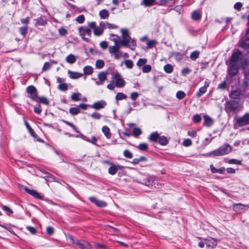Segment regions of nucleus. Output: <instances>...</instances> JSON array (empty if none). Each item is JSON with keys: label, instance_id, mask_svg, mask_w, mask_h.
Wrapping results in <instances>:
<instances>
[{"label": "nucleus", "instance_id": "nucleus-1", "mask_svg": "<svg viewBox=\"0 0 249 249\" xmlns=\"http://www.w3.org/2000/svg\"><path fill=\"white\" fill-rule=\"evenodd\" d=\"M247 55L243 57L238 50L233 52L231 64L228 69V72L231 76H233L237 73L240 67L244 69L249 66V57Z\"/></svg>", "mask_w": 249, "mask_h": 249}, {"label": "nucleus", "instance_id": "nucleus-2", "mask_svg": "<svg viewBox=\"0 0 249 249\" xmlns=\"http://www.w3.org/2000/svg\"><path fill=\"white\" fill-rule=\"evenodd\" d=\"M121 32L123 39L120 41V44L122 46L127 47L132 50H134L136 46V43L135 40L130 36L128 30L121 29Z\"/></svg>", "mask_w": 249, "mask_h": 249}, {"label": "nucleus", "instance_id": "nucleus-3", "mask_svg": "<svg viewBox=\"0 0 249 249\" xmlns=\"http://www.w3.org/2000/svg\"><path fill=\"white\" fill-rule=\"evenodd\" d=\"M121 32L123 39L120 41V44L122 46L127 47L132 50H134L136 46V43L135 40L130 36L128 30L121 29Z\"/></svg>", "mask_w": 249, "mask_h": 249}, {"label": "nucleus", "instance_id": "nucleus-4", "mask_svg": "<svg viewBox=\"0 0 249 249\" xmlns=\"http://www.w3.org/2000/svg\"><path fill=\"white\" fill-rule=\"evenodd\" d=\"M232 148L228 144H225L220 146L218 148L208 153L203 155L206 157H217L222 156L229 154L231 151Z\"/></svg>", "mask_w": 249, "mask_h": 249}, {"label": "nucleus", "instance_id": "nucleus-5", "mask_svg": "<svg viewBox=\"0 0 249 249\" xmlns=\"http://www.w3.org/2000/svg\"><path fill=\"white\" fill-rule=\"evenodd\" d=\"M243 107L237 101L233 100L227 101L225 103V109L228 112H237L242 109Z\"/></svg>", "mask_w": 249, "mask_h": 249}, {"label": "nucleus", "instance_id": "nucleus-6", "mask_svg": "<svg viewBox=\"0 0 249 249\" xmlns=\"http://www.w3.org/2000/svg\"><path fill=\"white\" fill-rule=\"evenodd\" d=\"M154 177L148 175L140 174L137 181L146 186L152 185L154 183Z\"/></svg>", "mask_w": 249, "mask_h": 249}, {"label": "nucleus", "instance_id": "nucleus-7", "mask_svg": "<svg viewBox=\"0 0 249 249\" xmlns=\"http://www.w3.org/2000/svg\"><path fill=\"white\" fill-rule=\"evenodd\" d=\"M122 46L120 44L118 45H115L110 46L108 48L109 53L114 56L115 59H119L121 58L122 53L120 51V49Z\"/></svg>", "mask_w": 249, "mask_h": 249}, {"label": "nucleus", "instance_id": "nucleus-8", "mask_svg": "<svg viewBox=\"0 0 249 249\" xmlns=\"http://www.w3.org/2000/svg\"><path fill=\"white\" fill-rule=\"evenodd\" d=\"M79 35L83 39L87 42L89 41V39L86 37V36H90L91 34V31L90 28L84 27H80L78 29Z\"/></svg>", "mask_w": 249, "mask_h": 249}, {"label": "nucleus", "instance_id": "nucleus-9", "mask_svg": "<svg viewBox=\"0 0 249 249\" xmlns=\"http://www.w3.org/2000/svg\"><path fill=\"white\" fill-rule=\"evenodd\" d=\"M98 80L92 78L91 79L95 81L97 86L103 85L105 81L107 80V73L105 71L100 72L97 75Z\"/></svg>", "mask_w": 249, "mask_h": 249}, {"label": "nucleus", "instance_id": "nucleus-10", "mask_svg": "<svg viewBox=\"0 0 249 249\" xmlns=\"http://www.w3.org/2000/svg\"><path fill=\"white\" fill-rule=\"evenodd\" d=\"M112 78L116 81L115 86L117 87L121 88L124 86L125 82L119 73L116 72L113 74Z\"/></svg>", "mask_w": 249, "mask_h": 249}, {"label": "nucleus", "instance_id": "nucleus-11", "mask_svg": "<svg viewBox=\"0 0 249 249\" xmlns=\"http://www.w3.org/2000/svg\"><path fill=\"white\" fill-rule=\"evenodd\" d=\"M26 91L29 94L28 97L32 100L36 101L37 98V92L36 88L34 86H28L26 89Z\"/></svg>", "mask_w": 249, "mask_h": 249}, {"label": "nucleus", "instance_id": "nucleus-12", "mask_svg": "<svg viewBox=\"0 0 249 249\" xmlns=\"http://www.w3.org/2000/svg\"><path fill=\"white\" fill-rule=\"evenodd\" d=\"M240 46L247 50L249 53V34H246L244 37L240 40Z\"/></svg>", "mask_w": 249, "mask_h": 249}, {"label": "nucleus", "instance_id": "nucleus-13", "mask_svg": "<svg viewBox=\"0 0 249 249\" xmlns=\"http://www.w3.org/2000/svg\"><path fill=\"white\" fill-rule=\"evenodd\" d=\"M238 124L241 126L249 124V114L246 113L242 117L238 118L236 120Z\"/></svg>", "mask_w": 249, "mask_h": 249}, {"label": "nucleus", "instance_id": "nucleus-14", "mask_svg": "<svg viewBox=\"0 0 249 249\" xmlns=\"http://www.w3.org/2000/svg\"><path fill=\"white\" fill-rule=\"evenodd\" d=\"M110 167L108 172L111 175H114L119 170H122V167L120 165H115L114 163H110Z\"/></svg>", "mask_w": 249, "mask_h": 249}, {"label": "nucleus", "instance_id": "nucleus-15", "mask_svg": "<svg viewBox=\"0 0 249 249\" xmlns=\"http://www.w3.org/2000/svg\"><path fill=\"white\" fill-rule=\"evenodd\" d=\"M107 105V103L105 101L100 100L94 103L90 107L96 110H99L104 108Z\"/></svg>", "mask_w": 249, "mask_h": 249}, {"label": "nucleus", "instance_id": "nucleus-16", "mask_svg": "<svg viewBox=\"0 0 249 249\" xmlns=\"http://www.w3.org/2000/svg\"><path fill=\"white\" fill-rule=\"evenodd\" d=\"M90 201L94 203L97 206L99 207H104L107 206V204L103 201L97 199L96 197L92 196L89 198Z\"/></svg>", "mask_w": 249, "mask_h": 249}, {"label": "nucleus", "instance_id": "nucleus-17", "mask_svg": "<svg viewBox=\"0 0 249 249\" xmlns=\"http://www.w3.org/2000/svg\"><path fill=\"white\" fill-rule=\"evenodd\" d=\"M248 205H243L241 203L235 204L233 205V209L236 213H240L242 210H245L248 209Z\"/></svg>", "mask_w": 249, "mask_h": 249}, {"label": "nucleus", "instance_id": "nucleus-18", "mask_svg": "<svg viewBox=\"0 0 249 249\" xmlns=\"http://www.w3.org/2000/svg\"><path fill=\"white\" fill-rule=\"evenodd\" d=\"M99 26L100 27H103L104 29H105L106 28L109 29H117L118 28V26L109 23L107 22H104L101 21L99 23Z\"/></svg>", "mask_w": 249, "mask_h": 249}, {"label": "nucleus", "instance_id": "nucleus-19", "mask_svg": "<svg viewBox=\"0 0 249 249\" xmlns=\"http://www.w3.org/2000/svg\"><path fill=\"white\" fill-rule=\"evenodd\" d=\"M209 86V82L208 81H205L204 86L201 87L198 91L196 93L197 97L199 98L201 97L202 94L205 93L207 91V88Z\"/></svg>", "mask_w": 249, "mask_h": 249}, {"label": "nucleus", "instance_id": "nucleus-20", "mask_svg": "<svg viewBox=\"0 0 249 249\" xmlns=\"http://www.w3.org/2000/svg\"><path fill=\"white\" fill-rule=\"evenodd\" d=\"M24 191L36 198H42L41 195L36 191L29 189L27 187L24 188Z\"/></svg>", "mask_w": 249, "mask_h": 249}, {"label": "nucleus", "instance_id": "nucleus-21", "mask_svg": "<svg viewBox=\"0 0 249 249\" xmlns=\"http://www.w3.org/2000/svg\"><path fill=\"white\" fill-rule=\"evenodd\" d=\"M242 94V91L239 89H237L231 92L230 97L232 99H239Z\"/></svg>", "mask_w": 249, "mask_h": 249}, {"label": "nucleus", "instance_id": "nucleus-22", "mask_svg": "<svg viewBox=\"0 0 249 249\" xmlns=\"http://www.w3.org/2000/svg\"><path fill=\"white\" fill-rule=\"evenodd\" d=\"M205 244L208 247L214 248L217 245V241L213 238H209L206 240Z\"/></svg>", "mask_w": 249, "mask_h": 249}, {"label": "nucleus", "instance_id": "nucleus-23", "mask_svg": "<svg viewBox=\"0 0 249 249\" xmlns=\"http://www.w3.org/2000/svg\"><path fill=\"white\" fill-rule=\"evenodd\" d=\"M204 122V124L207 127H210L213 124V120L207 115H204L203 116Z\"/></svg>", "mask_w": 249, "mask_h": 249}, {"label": "nucleus", "instance_id": "nucleus-24", "mask_svg": "<svg viewBox=\"0 0 249 249\" xmlns=\"http://www.w3.org/2000/svg\"><path fill=\"white\" fill-rule=\"evenodd\" d=\"M68 73L70 78L72 79H78L83 76V74L81 73L74 72L71 71H68Z\"/></svg>", "mask_w": 249, "mask_h": 249}, {"label": "nucleus", "instance_id": "nucleus-25", "mask_svg": "<svg viewBox=\"0 0 249 249\" xmlns=\"http://www.w3.org/2000/svg\"><path fill=\"white\" fill-rule=\"evenodd\" d=\"M160 136V134L158 133V132H154L150 134L148 138V139L151 142H158Z\"/></svg>", "mask_w": 249, "mask_h": 249}, {"label": "nucleus", "instance_id": "nucleus-26", "mask_svg": "<svg viewBox=\"0 0 249 249\" xmlns=\"http://www.w3.org/2000/svg\"><path fill=\"white\" fill-rule=\"evenodd\" d=\"M109 39L112 41L115 45H118L120 44V36L117 35L113 34H109Z\"/></svg>", "mask_w": 249, "mask_h": 249}, {"label": "nucleus", "instance_id": "nucleus-27", "mask_svg": "<svg viewBox=\"0 0 249 249\" xmlns=\"http://www.w3.org/2000/svg\"><path fill=\"white\" fill-rule=\"evenodd\" d=\"M76 244L81 249H89V244L85 241H77Z\"/></svg>", "mask_w": 249, "mask_h": 249}, {"label": "nucleus", "instance_id": "nucleus-28", "mask_svg": "<svg viewBox=\"0 0 249 249\" xmlns=\"http://www.w3.org/2000/svg\"><path fill=\"white\" fill-rule=\"evenodd\" d=\"M174 0H159L157 3L160 6H170L173 2Z\"/></svg>", "mask_w": 249, "mask_h": 249}, {"label": "nucleus", "instance_id": "nucleus-29", "mask_svg": "<svg viewBox=\"0 0 249 249\" xmlns=\"http://www.w3.org/2000/svg\"><path fill=\"white\" fill-rule=\"evenodd\" d=\"M156 3V0H142L141 5L145 7H150L154 5Z\"/></svg>", "mask_w": 249, "mask_h": 249}, {"label": "nucleus", "instance_id": "nucleus-30", "mask_svg": "<svg viewBox=\"0 0 249 249\" xmlns=\"http://www.w3.org/2000/svg\"><path fill=\"white\" fill-rule=\"evenodd\" d=\"M102 132L107 139H110L111 136V133L110 132L109 128L107 126H104L102 127Z\"/></svg>", "mask_w": 249, "mask_h": 249}, {"label": "nucleus", "instance_id": "nucleus-31", "mask_svg": "<svg viewBox=\"0 0 249 249\" xmlns=\"http://www.w3.org/2000/svg\"><path fill=\"white\" fill-rule=\"evenodd\" d=\"M104 29H103V27H98L97 26L94 30H93V34L94 36H101L104 32Z\"/></svg>", "mask_w": 249, "mask_h": 249}, {"label": "nucleus", "instance_id": "nucleus-32", "mask_svg": "<svg viewBox=\"0 0 249 249\" xmlns=\"http://www.w3.org/2000/svg\"><path fill=\"white\" fill-rule=\"evenodd\" d=\"M210 169L211 170L212 172L213 173H219L220 174H223L225 170V168L223 167H222L219 169H217L215 168L212 164L210 165Z\"/></svg>", "mask_w": 249, "mask_h": 249}, {"label": "nucleus", "instance_id": "nucleus-33", "mask_svg": "<svg viewBox=\"0 0 249 249\" xmlns=\"http://www.w3.org/2000/svg\"><path fill=\"white\" fill-rule=\"evenodd\" d=\"M99 15L101 19H107L109 17V12L106 9H103L99 12Z\"/></svg>", "mask_w": 249, "mask_h": 249}, {"label": "nucleus", "instance_id": "nucleus-34", "mask_svg": "<svg viewBox=\"0 0 249 249\" xmlns=\"http://www.w3.org/2000/svg\"><path fill=\"white\" fill-rule=\"evenodd\" d=\"M76 60V57L72 54H70L66 58V61L70 64H73Z\"/></svg>", "mask_w": 249, "mask_h": 249}, {"label": "nucleus", "instance_id": "nucleus-35", "mask_svg": "<svg viewBox=\"0 0 249 249\" xmlns=\"http://www.w3.org/2000/svg\"><path fill=\"white\" fill-rule=\"evenodd\" d=\"M83 71L84 74L86 75H91L93 72V69L91 66H87L84 68Z\"/></svg>", "mask_w": 249, "mask_h": 249}, {"label": "nucleus", "instance_id": "nucleus-36", "mask_svg": "<svg viewBox=\"0 0 249 249\" xmlns=\"http://www.w3.org/2000/svg\"><path fill=\"white\" fill-rule=\"evenodd\" d=\"M158 142L162 145H166L168 143L167 138L164 136H160Z\"/></svg>", "mask_w": 249, "mask_h": 249}, {"label": "nucleus", "instance_id": "nucleus-37", "mask_svg": "<svg viewBox=\"0 0 249 249\" xmlns=\"http://www.w3.org/2000/svg\"><path fill=\"white\" fill-rule=\"evenodd\" d=\"M35 25H42L44 26L47 24V22L43 19L41 17H39L35 20Z\"/></svg>", "mask_w": 249, "mask_h": 249}, {"label": "nucleus", "instance_id": "nucleus-38", "mask_svg": "<svg viewBox=\"0 0 249 249\" xmlns=\"http://www.w3.org/2000/svg\"><path fill=\"white\" fill-rule=\"evenodd\" d=\"M127 98V96L123 92H118L117 93L115 100L118 101L119 100H122L124 99H126Z\"/></svg>", "mask_w": 249, "mask_h": 249}, {"label": "nucleus", "instance_id": "nucleus-39", "mask_svg": "<svg viewBox=\"0 0 249 249\" xmlns=\"http://www.w3.org/2000/svg\"><path fill=\"white\" fill-rule=\"evenodd\" d=\"M192 18L194 20H198L201 18V16L198 11H195L192 13Z\"/></svg>", "mask_w": 249, "mask_h": 249}, {"label": "nucleus", "instance_id": "nucleus-40", "mask_svg": "<svg viewBox=\"0 0 249 249\" xmlns=\"http://www.w3.org/2000/svg\"><path fill=\"white\" fill-rule=\"evenodd\" d=\"M164 71L167 73H171L173 71V67L171 64H166L164 66Z\"/></svg>", "mask_w": 249, "mask_h": 249}, {"label": "nucleus", "instance_id": "nucleus-41", "mask_svg": "<svg viewBox=\"0 0 249 249\" xmlns=\"http://www.w3.org/2000/svg\"><path fill=\"white\" fill-rule=\"evenodd\" d=\"M81 95V94L80 93H74L71 95V99L74 101H79L80 100Z\"/></svg>", "mask_w": 249, "mask_h": 249}, {"label": "nucleus", "instance_id": "nucleus-42", "mask_svg": "<svg viewBox=\"0 0 249 249\" xmlns=\"http://www.w3.org/2000/svg\"><path fill=\"white\" fill-rule=\"evenodd\" d=\"M70 113L73 115H75L80 113V109L78 107H71L69 110Z\"/></svg>", "mask_w": 249, "mask_h": 249}, {"label": "nucleus", "instance_id": "nucleus-43", "mask_svg": "<svg viewBox=\"0 0 249 249\" xmlns=\"http://www.w3.org/2000/svg\"><path fill=\"white\" fill-rule=\"evenodd\" d=\"M105 65L104 61L101 59H98L96 61L95 66L97 69H102L104 67Z\"/></svg>", "mask_w": 249, "mask_h": 249}, {"label": "nucleus", "instance_id": "nucleus-44", "mask_svg": "<svg viewBox=\"0 0 249 249\" xmlns=\"http://www.w3.org/2000/svg\"><path fill=\"white\" fill-rule=\"evenodd\" d=\"M27 30L28 28L27 26L21 27L19 29L20 34L23 36H25L26 34L27 33Z\"/></svg>", "mask_w": 249, "mask_h": 249}, {"label": "nucleus", "instance_id": "nucleus-45", "mask_svg": "<svg viewBox=\"0 0 249 249\" xmlns=\"http://www.w3.org/2000/svg\"><path fill=\"white\" fill-rule=\"evenodd\" d=\"M186 96L185 93L183 91H178L176 94V97L179 100L183 99Z\"/></svg>", "mask_w": 249, "mask_h": 249}, {"label": "nucleus", "instance_id": "nucleus-46", "mask_svg": "<svg viewBox=\"0 0 249 249\" xmlns=\"http://www.w3.org/2000/svg\"><path fill=\"white\" fill-rule=\"evenodd\" d=\"M142 132L140 128L137 127H134L133 129V135L135 137H138L142 134Z\"/></svg>", "mask_w": 249, "mask_h": 249}, {"label": "nucleus", "instance_id": "nucleus-47", "mask_svg": "<svg viewBox=\"0 0 249 249\" xmlns=\"http://www.w3.org/2000/svg\"><path fill=\"white\" fill-rule=\"evenodd\" d=\"M146 63L147 59L146 58H140L137 63V65L140 67L143 65H145Z\"/></svg>", "mask_w": 249, "mask_h": 249}, {"label": "nucleus", "instance_id": "nucleus-48", "mask_svg": "<svg viewBox=\"0 0 249 249\" xmlns=\"http://www.w3.org/2000/svg\"><path fill=\"white\" fill-rule=\"evenodd\" d=\"M199 55V52L196 51L191 53L190 58L192 60H194L197 58Z\"/></svg>", "mask_w": 249, "mask_h": 249}, {"label": "nucleus", "instance_id": "nucleus-49", "mask_svg": "<svg viewBox=\"0 0 249 249\" xmlns=\"http://www.w3.org/2000/svg\"><path fill=\"white\" fill-rule=\"evenodd\" d=\"M244 85L245 87L248 86V83L249 82V71L248 72H244Z\"/></svg>", "mask_w": 249, "mask_h": 249}, {"label": "nucleus", "instance_id": "nucleus-50", "mask_svg": "<svg viewBox=\"0 0 249 249\" xmlns=\"http://www.w3.org/2000/svg\"><path fill=\"white\" fill-rule=\"evenodd\" d=\"M137 147L141 150L145 151L147 149L148 145L146 143H141L137 146Z\"/></svg>", "mask_w": 249, "mask_h": 249}, {"label": "nucleus", "instance_id": "nucleus-51", "mask_svg": "<svg viewBox=\"0 0 249 249\" xmlns=\"http://www.w3.org/2000/svg\"><path fill=\"white\" fill-rule=\"evenodd\" d=\"M151 66L149 65H145L142 68V71L144 73H147L151 71Z\"/></svg>", "mask_w": 249, "mask_h": 249}, {"label": "nucleus", "instance_id": "nucleus-52", "mask_svg": "<svg viewBox=\"0 0 249 249\" xmlns=\"http://www.w3.org/2000/svg\"><path fill=\"white\" fill-rule=\"evenodd\" d=\"M58 89L61 91H66L68 89V85L66 83L59 84Z\"/></svg>", "mask_w": 249, "mask_h": 249}, {"label": "nucleus", "instance_id": "nucleus-53", "mask_svg": "<svg viewBox=\"0 0 249 249\" xmlns=\"http://www.w3.org/2000/svg\"><path fill=\"white\" fill-rule=\"evenodd\" d=\"M125 66L128 69H132L133 66V63L131 60H126L124 61Z\"/></svg>", "mask_w": 249, "mask_h": 249}, {"label": "nucleus", "instance_id": "nucleus-54", "mask_svg": "<svg viewBox=\"0 0 249 249\" xmlns=\"http://www.w3.org/2000/svg\"><path fill=\"white\" fill-rule=\"evenodd\" d=\"M63 122L67 124V125H68L69 126H71V127H72L73 130H74L76 132L79 133V131H78L77 128L74 125H73L72 123L68 122V121H65V120H63Z\"/></svg>", "mask_w": 249, "mask_h": 249}, {"label": "nucleus", "instance_id": "nucleus-55", "mask_svg": "<svg viewBox=\"0 0 249 249\" xmlns=\"http://www.w3.org/2000/svg\"><path fill=\"white\" fill-rule=\"evenodd\" d=\"M173 56L177 60H180L182 59V55L178 52H175L173 54Z\"/></svg>", "mask_w": 249, "mask_h": 249}, {"label": "nucleus", "instance_id": "nucleus-56", "mask_svg": "<svg viewBox=\"0 0 249 249\" xmlns=\"http://www.w3.org/2000/svg\"><path fill=\"white\" fill-rule=\"evenodd\" d=\"M124 156L128 159H131L133 157L132 153L128 150H125L124 151Z\"/></svg>", "mask_w": 249, "mask_h": 249}, {"label": "nucleus", "instance_id": "nucleus-57", "mask_svg": "<svg viewBox=\"0 0 249 249\" xmlns=\"http://www.w3.org/2000/svg\"><path fill=\"white\" fill-rule=\"evenodd\" d=\"M193 121L196 123H200L201 120V116L198 114H196L193 117Z\"/></svg>", "mask_w": 249, "mask_h": 249}, {"label": "nucleus", "instance_id": "nucleus-58", "mask_svg": "<svg viewBox=\"0 0 249 249\" xmlns=\"http://www.w3.org/2000/svg\"><path fill=\"white\" fill-rule=\"evenodd\" d=\"M39 101L40 103L44 104L45 105H48L49 103V101L45 97H40L38 98Z\"/></svg>", "mask_w": 249, "mask_h": 249}, {"label": "nucleus", "instance_id": "nucleus-59", "mask_svg": "<svg viewBox=\"0 0 249 249\" xmlns=\"http://www.w3.org/2000/svg\"><path fill=\"white\" fill-rule=\"evenodd\" d=\"M140 94L137 92H132L130 94V98L133 100H136L139 96Z\"/></svg>", "mask_w": 249, "mask_h": 249}, {"label": "nucleus", "instance_id": "nucleus-60", "mask_svg": "<svg viewBox=\"0 0 249 249\" xmlns=\"http://www.w3.org/2000/svg\"><path fill=\"white\" fill-rule=\"evenodd\" d=\"M85 17L84 15H80L77 17L76 18V21L79 23H82L84 22Z\"/></svg>", "mask_w": 249, "mask_h": 249}, {"label": "nucleus", "instance_id": "nucleus-61", "mask_svg": "<svg viewBox=\"0 0 249 249\" xmlns=\"http://www.w3.org/2000/svg\"><path fill=\"white\" fill-rule=\"evenodd\" d=\"M192 144V142L191 139H186L184 140L183 142V144L185 146H189L191 145Z\"/></svg>", "mask_w": 249, "mask_h": 249}, {"label": "nucleus", "instance_id": "nucleus-62", "mask_svg": "<svg viewBox=\"0 0 249 249\" xmlns=\"http://www.w3.org/2000/svg\"><path fill=\"white\" fill-rule=\"evenodd\" d=\"M91 117L95 119L99 120L101 117V115L99 113L94 112L90 115Z\"/></svg>", "mask_w": 249, "mask_h": 249}, {"label": "nucleus", "instance_id": "nucleus-63", "mask_svg": "<svg viewBox=\"0 0 249 249\" xmlns=\"http://www.w3.org/2000/svg\"><path fill=\"white\" fill-rule=\"evenodd\" d=\"M156 43V41L154 40H149L147 42V47L148 48H152Z\"/></svg>", "mask_w": 249, "mask_h": 249}, {"label": "nucleus", "instance_id": "nucleus-64", "mask_svg": "<svg viewBox=\"0 0 249 249\" xmlns=\"http://www.w3.org/2000/svg\"><path fill=\"white\" fill-rule=\"evenodd\" d=\"M53 232H54V229L52 227L49 226L47 228L46 232L48 235H52L53 233Z\"/></svg>", "mask_w": 249, "mask_h": 249}]
</instances>
